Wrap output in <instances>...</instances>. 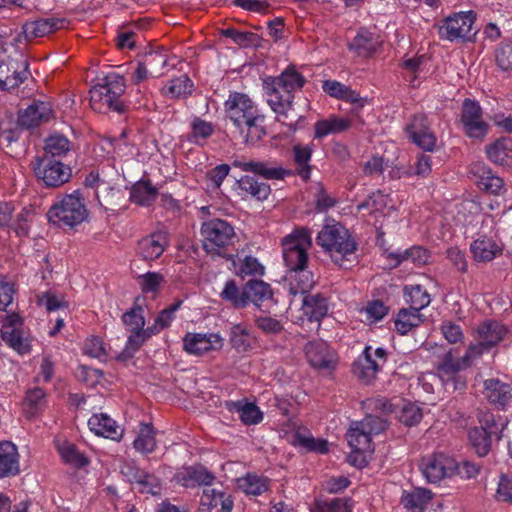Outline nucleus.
<instances>
[{
	"label": "nucleus",
	"mask_w": 512,
	"mask_h": 512,
	"mask_svg": "<svg viewBox=\"0 0 512 512\" xmlns=\"http://www.w3.org/2000/svg\"><path fill=\"white\" fill-rule=\"evenodd\" d=\"M305 83V77L294 66H288L277 77L266 78L263 86L271 109L279 117L287 119L293 107L294 91L301 89Z\"/></svg>",
	"instance_id": "f257e3e1"
},
{
	"label": "nucleus",
	"mask_w": 512,
	"mask_h": 512,
	"mask_svg": "<svg viewBox=\"0 0 512 512\" xmlns=\"http://www.w3.org/2000/svg\"><path fill=\"white\" fill-rule=\"evenodd\" d=\"M125 89L126 84L123 76L116 73L106 75L100 83L94 85L89 91L91 107L98 112L125 113L127 106L121 99Z\"/></svg>",
	"instance_id": "f03ea898"
},
{
	"label": "nucleus",
	"mask_w": 512,
	"mask_h": 512,
	"mask_svg": "<svg viewBox=\"0 0 512 512\" xmlns=\"http://www.w3.org/2000/svg\"><path fill=\"white\" fill-rule=\"evenodd\" d=\"M316 242L329 254L332 261L341 267L347 256L354 254L358 245L350 232L340 223L325 225L318 233Z\"/></svg>",
	"instance_id": "7ed1b4c3"
},
{
	"label": "nucleus",
	"mask_w": 512,
	"mask_h": 512,
	"mask_svg": "<svg viewBox=\"0 0 512 512\" xmlns=\"http://www.w3.org/2000/svg\"><path fill=\"white\" fill-rule=\"evenodd\" d=\"M87 216L88 210L79 191L65 195L47 212L49 222L60 228H73L81 224Z\"/></svg>",
	"instance_id": "20e7f679"
},
{
	"label": "nucleus",
	"mask_w": 512,
	"mask_h": 512,
	"mask_svg": "<svg viewBox=\"0 0 512 512\" xmlns=\"http://www.w3.org/2000/svg\"><path fill=\"white\" fill-rule=\"evenodd\" d=\"M478 419L480 426L471 428L468 436L475 452L483 457L490 452L492 442H498L502 438L507 421L491 412L480 413Z\"/></svg>",
	"instance_id": "39448f33"
},
{
	"label": "nucleus",
	"mask_w": 512,
	"mask_h": 512,
	"mask_svg": "<svg viewBox=\"0 0 512 512\" xmlns=\"http://www.w3.org/2000/svg\"><path fill=\"white\" fill-rule=\"evenodd\" d=\"M31 169L36 180L46 188H59L69 182L72 176V169L59 159L49 155L36 156L31 161Z\"/></svg>",
	"instance_id": "423d86ee"
},
{
	"label": "nucleus",
	"mask_w": 512,
	"mask_h": 512,
	"mask_svg": "<svg viewBox=\"0 0 512 512\" xmlns=\"http://www.w3.org/2000/svg\"><path fill=\"white\" fill-rule=\"evenodd\" d=\"M204 250L213 255H221V249L233 244L236 236L233 226L225 220L214 218L201 226Z\"/></svg>",
	"instance_id": "0eeeda50"
},
{
	"label": "nucleus",
	"mask_w": 512,
	"mask_h": 512,
	"mask_svg": "<svg viewBox=\"0 0 512 512\" xmlns=\"http://www.w3.org/2000/svg\"><path fill=\"white\" fill-rule=\"evenodd\" d=\"M388 353L384 348L372 351L366 346L362 354L352 364L353 375L364 384H371L387 362Z\"/></svg>",
	"instance_id": "6e6552de"
},
{
	"label": "nucleus",
	"mask_w": 512,
	"mask_h": 512,
	"mask_svg": "<svg viewBox=\"0 0 512 512\" xmlns=\"http://www.w3.org/2000/svg\"><path fill=\"white\" fill-rule=\"evenodd\" d=\"M476 21V13L472 10L455 13L443 19L438 25L440 38L449 41L456 39L470 40L475 33H472Z\"/></svg>",
	"instance_id": "1a4fd4ad"
},
{
	"label": "nucleus",
	"mask_w": 512,
	"mask_h": 512,
	"mask_svg": "<svg viewBox=\"0 0 512 512\" xmlns=\"http://www.w3.org/2000/svg\"><path fill=\"white\" fill-rule=\"evenodd\" d=\"M309 239V231L307 229H300L282 240L283 259L289 272L307 268L308 254L303 247V243L308 242Z\"/></svg>",
	"instance_id": "9d476101"
},
{
	"label": "nucleus",
	"mask_w": 512,
	"mask_h": 512,
	"mask_svg": "<svg viewBox=\"0 0 512 512\" xmlns=\"http://www.w3.org/2000/svg\"><path fill=\"white\" fill-rule=\"evenodd\" d=\"M225 110L229 119L243 134V123L252 120H262L263 116L258 113L257 107L245 94L232 93L225 102Z\"/></svg>",
	"instance_id": "9b49d317"
},
{
	"label": "nucleus",
	"mask_w": 512,
	"mask_h": 512,
	"mask_svg": "<svg viewBox=\"0 0 512 512\" xmlns=\"http://www.w3.org/2000/svg\"><path fill=\"white\" fill-rule=\"evenodd\" d=\"M460 120L468 137L483 139L487 135L489 126L482 119V108L477 101L470 98L463 101Z\"/></svg>",
	"instance_id": "f8f14e48"
},
{
	"label": "nucleus",
	"mask_w": 512,
	"mask_h": 512,
	"mask_svg": "<svg viewBox=\"0 0 512 512\" xmlns=\"http://www.w3.org/2000/svg\"><path fill=\"white\" fill-rule=\"evenodd\" d=\"M233 166L244 172H251L265 180H284L287 176H292L293 171L285 169L276 160H234Z\"/></svg>",
	"instance_id": "ddd939ff"
},
{
	"label": "nucleus",
	"mask_w": 512,
	"mask_h": 512,
	"mask_svg": "<svg viewBox=\"0 0 512 512\" xmlns=\"http://www.w3.org/2000/svg\"><path fill=\"white\" fill-rule=\"evenodd\" d=\"M424 477L430 483H438L445 477L454 475L455 460L441 453L423 457L420 463Z\"/></svg>",
	"instance_id": "4468645a"
},
{
	"label": "nucleus",
	"mask_w": 512,
	"mask_h": 512,
	"mask_svg": "<svg viewBox=\"0 0 512 512\" xmlns=\"http://www.w3.org/2000/svg\"><path fill=\"white\" fill-rule=\"evenodd\" d=\"M305 354L310 365L317 370L330 374L337 367L335 352L323 341H311L305 345Z\"/></svg>",
	"instance_id": "2eb2a0df"
},
{
	"label": "nucleus",
	"mask_w": 512,
	"mask_h": 512,
	"mask_svg": "<svg viewBox=\"0 0 512 512\" xmlns=\"http://www.w3.org/2000/svg\"><path fill=\"white\" fill-rule=\"evenodd\" d=\"M28 67L27 60L0 61V90L10 91L22 84L30 75Z\"/></svg>",
	"instance_id": "dca6fc26"
},
{
	"label": "nucleus",
	"mask_w": 512,
	"mask_h": 512,
	"mask_svg": "<svg viewBox=\"0 0 512 512\" xmlns=\"http://www.w3.org/2000/svg\"><path fill=\"white\" fill-rule=\"evenodd\" d=\"M406 132L412 142L422 150L430 152L434 150L437 138L430 130L428 119L424 114L415 115L407 125Z\"/></svg>",
	"instance_id": "f3484780"
},
{
	"label": "nucleus",
	"mask_w": 512,
	"mask_h": 512,
	"mask_svg": "<svg viewBox=\"0 0 512 512\" xmlns=\"http://www.w3.org/2000/svg\"><path fill=\"white\" fill-rule=\"evenodd\" d=\"M466 368L462 362V357L456 358L453 349L447 351L436 366L437 374L442 381H452L453 390H462L466 387V382L458 376V372Z\"/></svg>",
	"instance_id": "a211bd4d"
},
{
	"label": "nucleus",
	"mask_w": 512,
	"mask_h": 512,
	"mask_svg": "<svg viewBox=\"0 0 512 512\" xmlns=\"http://www.w3.org/2000/svg\"><path fill=\"white\" fill-rule=\"evenodd\" d=\"M483 395L486 400L498 409H508L512 406V386L499 379L484 381Z\"/></svg>",
	"instance_id": "6ab92c4d"
},
{
	"label": "nucleus",
	"mask_w": 512,
	"mask_h": 512,
	"mask_svg": "<svg viewBox=\"0 0 512 512\" xmlns=\"http://www.w3.org/2000/svg\"><path fill=\"white\" fill-rule=\"evenodd\" d=\"M245 287L248 304L253 303L257 308L267 311L277 304V300L273 297V290L268 283L252 279L245 283Z\"/></svg>",
	"instance_id": "aec40b11"
},
{
	"label": "nucleus",
	"mask_w": 512,
	"mask_h": 512,
	"mask_svg": "<svg viewBox=\"0 0 512 512\" xmlns=\"http://www.w3.org/2000/svg\"><path fill=\"white\" fill-rule=\"evenodd\" d=\"M222 346V338L218 334L188 333L183 338L184 350L193 355H203Z\"/></svg>",
	"instance_id": "412c9836"
},
{
	"label": "nucleus",
	"mask_w": 512,
	"mask_h": 512,
	"mask_svg": "<svg viewBox=\"0 0 512 512\" xmlns=\"http://www.w3.org/2000/svg\"><path fill=\"white\" fill-rule=\"evenodd\" d=\"M52 117V108L49 103L37 101L20 111L18 115L19 124L24 129L38 127L44 122H48Z\"/></svg>",
	"instance_id": "4be33fe9"
},
{
	"label": "nucleus",
	"mask_w": 512,
	"mask_h": 512,
	"mask_svg": "<svg viewBox=\"0 0 512 512\" xmlns=\"http://www.w3.org/2000/svg\"><path fill=\"white\" fill-rule=\"evenodd\" d=\"M176 478L181 485L187 488L197 485H204L210 488L216 479L215 475L201 464L183 468L182 471L177 473Z\"/></svg>",
	"instance_id": "5701e85b"
},
{
	"label": "nucleus",
	"mask_w": 512,
	"mask_h": 512,
	"mask_svg": "<svg viewBox=\"0 0 512 512\" xmlns=\"http://www.w3.org/2000/svg\"><path fill=\"white\" fill-rule=\"evenodd\" d=\"M231 495L214 488H205L200 500L202 512H231L233 508Z\"/></svg>",
	"instance_id": "b1692460"
},
{
	"label": "nucleus",
	"mask_w": 512,
	"mask_h": 512,
	"mask_svg": "<svg viewBox=\"0 0 512 512\" xmlns=\"http://www.w3.org/2000/svg\"><path fill=\"white\" fill-rule=\"evenodd\" d=\"M167 244L168 240L165 232H154L138 242V253L143 259L152 261L163 254Z\"/></svg>",
	"instance_id": "393cba45"
},
{
	"label": "nucleus",
	"mask_w": 512,
	"mask_h": 512,
	"mask_svg": "<svg viewBox=\"0 0 512 512\" xmlns=\"http://www.w3.org/2000/svg\"><path fill=\"white\" fill-rule=\"evenodd\" d=\"M507 333L504 325L496 320H485L478 324L474 331L476 341H482L490 349L501 342Z\"/></svg>",
	"instance_id": "a878e982"
},
{
	"label": "nucleus",
	"mask_w": 512,
	"mask_h": 512,
	"mask_svg": "<svg viewBox=\"0 0 512 512\" xmlns=\"http://www.w3.org/2000/svg\"><path fill=\"white\" fill-rule=\"evenodd\" d=\"M64 23L65 20L59 18H45L28 21L22 26V33L27 41H31L32 39L44 37L60 28H63Z\"/></svg>",
	"instance_id": "bb28decb"
},
{
	"label": "nucleus",
	"mask_w": 512,
	"mask_h": 512,
	"mask_svg": "<svg viewBox=\"0 0 512 512\" xmlns=\"http://www.w3.org/2000/svg\"><path fill=\"white\" fill-rule=\"evenodd\" d=\"M379 38L372 32L360 29L352 42L348 44V48L354 51L360 57H372L380 47Z\"/></svg>",
	"instance_id": "cd10ccee"
},
{
	"label": "nucleus",
	"mask_w": 512,
	"mask_h": 512,
	"mask_svg": "<svg viewBox=\"0 0 512 512\" xmlns=\"http://www.w3.org/2000/svg\"><path fill=\"white\" fill-rule=\"evenodd\" d=\"M90 430L96 435L119 441L123 430L107 414H94L88 421Z\"/></svg>",
	"instance_id": "c85d7f7f"
},
{
	"label": "nucleus",
	"mask_w": 512,
	"mask_h": 512,
	"mask_svg": "<svg viewBox=\"0 0 512 512\" xmlns=\"http://www.w3.org/2000/svg\"><path fill=\"white\" fill-rule=\"evenodd\" d=\"M302 311L310 322H319L328 313V301L320 293L304 295Z\"/></svg>",
	"instance_id": "c756f323"
},
{
	"label": "nucleus",
	"mask_w": 512,
	"mask_h": 512,
	"mask_svg": "<svg viewBox=\"0 0 512 512\" xmlns=\"http://www.w3.org/2000/svg\"><path fill=\"white\" fill-rule=\"evenodd\" d=\"M17 447L10 441L0 442V478L19 473Z\"/></svg>",
	"instance_id": "7c9ffc66"
},
{
	"label": "nucleus",
	"mask_w": 512,
	"mask_h": 512,
	"mask_svg": "<svg viewBox=\"0 0 512 512\" xmlns=\"http://www.w3.org/2000/svg\"><path fill=\"white\" fill-rule=\"evenodd\" d=\"M470 250L477 262H489L502 254V247L491 238L483 235L474 240Z\"/></svg>",
	"instance_id": "2f4dec72"
},
{
	"label": "nucleus",
	"mask_w": 512,
	"mask_h": 512,
	"mask_svg": "<svg viewBox=\"0 0 512 512\" xmlns=\"http://www.w3.org/2000/svg\"><path fill=\"white\" fill-rule=\"evenodd\" d=\"M486 154L490 161L498 165H512V139L501 137L486 146Z\"/></svg>",
	"instance_id": "473e14b6"
},
{
	"label": "nucleus",
	"mask_w": 512,
	"mask_h": 512,
	"mask_svg": "<svg viewBox=\"0 0 512 512\" xmlns=\"http://www.w3.org/2000/svg\"><path fill=\"white\" fill-rule=\"evenodd\" d=\"M225 406L228 411L238 413L240 420L245 425H255L263 419V413L260 409L254 403L247 402L245 399L228 401Z\"/></svg>",
	"instance_id": "72a5a7b5"
},
{
	"label": "nucleus",
	"mask_w": 512,
	"mask_h": 512,
	"mask_svg": "<svg viewBox=\"0 0 512 512\" xmlns=\"http://www.w3.org/2000/svg\"><path fill=\"white\" fill-rule=\"evenodd\" d=\"M312 152L313 150L310 146L296 144L292 147L293 163L295 165L293 175H298L303 181H308L311 177L312 166L310 161Z\"/></svg>",
	"instance_id": "f704fd0d"
},
{
	"label": "nucleus",
	"mask_w": 512,
	"mask_h": 512,
	"mask_svg": "<svg viewBox=\"0 0 512 512\" xmlns=\"http://www.w3.org/2000/svg\"><path fill=\"white\" fill-rule=\"evenodd\" d=\"M322 88L324 92H326L331 97L348 101L356 105L357 109L363 107L362 98L359 96V94L338 81L326 80L323 82Z\"/></svg>",
	"instance_id": "c9c22d12"
},
{
	"label": "nucleus",
	"mask_w": 512,
	"mask_h": 512,
	"mask_svg": "<svg viewBox=\"0 0 512 512\" xmlns=\"http://www.w3.org/2000/svg\"><path fill=\"white\" fill-rule=\"evenodd\" d=\"M229 342L238 353H245L254 348L256 339L247 327L235 324L230 329Z\"/></svg>",
	"instance_id": "e433bc0d"
},
{
	"label": "nucleus",
	"mask_w": 512,
	"mask_h": 512,
	"mask_svg": "<svg viewBox=\"0 0 512 512\" xmlns=\"http://www.w3.org/2000/svg\"><path fill=\"white\" fill-rule=\"evenodd\" d=\"M237 184L242 192L249 194L258 201L266 200L271 194V186L266 182L259 181L254 176H242Z\"/></svg>",
	"instance_id": "4c0bfd02"
},
{
	"label": "nucleus",
	"mask_w": 512,
	"mask_h": 512,
	"mask_svg": "<svg viewBox=\"0 0 512 512\" xmlns=\"http://www.w3.org/2000/svg\"><path fill=\"white\" fill-rule=\"evenodd\" d=\"M220 297L234 309H243L248 306L245 284L240 288L234 279H230L225 283Z\"/></svg>",
	"instance_id": "58836bf2"
},
{
	"label": "nucleus",
	"mask_w": 512,
	"mask_h": 512,
	"mask_svg": "<svg viewBox=\"0 0 512 512\" xmlns=\"http://www.w3.org/2000/svg\"><path fill=\"white\" fill-rule=\"evenodd\" d=\"M352 119L331 116L315 123V138H323L332 133H341L352 126Z\"/></svg>",
	"instance_id": "ea45409f"
},
{
	"label": "nucleus",
	"mask_w": 512,
	"mask_h": 512,
	"mask_svg": "<svg viewBox=\"0 0 512 512\" xmlns=\"http://www.w3.org/2000/svg\"><path fill=\"white\" fill-rule=\"evenodd\" d=\"M158 196V190L151 184L150 180L136 182L130 192V200L141 206L151 205Z\"/></svg>",
	"instance_id": "a19ab883"
},
{
	"label": "nucleus",
	"mask_w": 512,
	"mask_h": 512,
	"mask_svg": "<svg viewBox=\"0 0 512 512\" xmlns=\"http://www.w3.org/2000/svg\"><path fill=\"white\" fill-rule=\"evenodd\" d=\"M432 499V493L425 488H416L412 492H406L401 497V504L412 512H422Z\"/></svg>",
	"instance_id": "79ce46f5"
},
{
	"label": "nucleus",
	"mask_w": 512,
	"mask_h": 512,
	"mask_svg": "<svg viewBox=\"0 0 512 512\" xmlns=\"http://www.w3.org/2000/svg\"><path fill=\"white\" fill-rule=\"evenodd\" d=\"M422 322L423 315L411 308L400 309L394 321L395 329L401 335H405L413 328L420 326Z\"/></svg>",
	"instance_id": "37998d69"
},
{
	"label": "nucleus",
	"mask_w": 512,
	"mask_h": 512,
	"mask_svg": "<svg viewBox=\"0 0 512 512\" xmlns=\"http://www.w3.org/2000/svg\"><path fill=\"white\" fill-rule=\"evenodd\" d=\"M239 488L247 495L258 496L268 491L270 479L255 473H248L245 477L238 480Z\"/></svg>",
	"instance_id": "c03bdc74"
},
{
	"label": "nucleus",
	"mask_w": 512,
	"mask_h": 512,
	"mask_svg": "<svg viewBox=\"0 0 512 512\" xmlns=\"http://www.w3.org/2000/svg\"><path fill=\"white\" fill-rule=\"evenodd\" d=\"M290 293L296 295L298 293L306 295L315 284L313 274L306 268L301 270H293L289 272Z\"/></svg>",
	"instance_id": "a18cd8bd"
},
{
	"label": "nucleus",
	"mask_w": 512,
	"mask_h": 512,
	"mask_svg": "<svg viewBox=\"0 0 512 512\" xmlns=\"http://www.w3.org/2000/svg\"><path fill=\"white\" fill-rule=\"evenodd\" d=\"M404 296L406 303L409 304V308L413 309L414 311L420 312L431 302L430 295L419 284L409 286L406 285L404 287Z\"/></svg>",
	"instance_id": "49530a36"
},
{
	"label": "nucleus",
	"mask_w": 512,
	"mask_h": 512,
	"mask_svg": "<svg viewBox=\"0 0 512 512\" xmlns=\"http://www.w3.org/2000/svg\"><path fill=\"white\" fill-rule=\"evenodd\" d=\"M347 441L351 449L354 451L373 452L371 436L354 422L348 433Z\"/></svg>",
	"instance_id": "de8ad7c7"
},
{
	"label": "nucleus",
	"mask_w": 512,
	"mask_h": 512,
	"mask_svg": "<svg viewBox=\"0 0 512 512\" xmlns=\"http://www.w3.org/2000/svg\"><path fill=\"white\" fill-rule=\"evenodd\" d=\"M134 448L143 454L152 453L156 448L155 430L152 424L141 423Z\"/></svg>",
	"instance_id": "09e8293b"
},
{
	"label": "nucleus",
	"mask_w": 512,
	"mask_h": 512,
	"mask_svg": "<svg viewBox=\"0 0 512 512\" xmlns=\"http://www.w3.org/2000/svg\"><path fill=\"white\" fill-rule=\"evenodd\" d=\"M430 254L427 249L421 246H414L406 249L404 252L389 253L388 258L395 260L394 266L397 267L404 261L410 260L416 265H424L428 262Z\"/></svg>",
	"instance_id": "8fccbe9b"
},
{
	"label": "nucleus",
	"mask_w": 512,
	"mask_h": 512,
	"mask_svg": "<svg viewBox=\"0 0 512 512\" xmlns=\"http://www.w3.org/2000/svg\"><path fill=\"white\" fill-rule=\"evenodd\" d=\"M193 82L187 75L172 79L167 86L162 89L164 95L171 98H187L193 92Z\"/></svg>",
	"instance_id": "3c124183"
},
{
	"label": "nucleus",
	"mask_w": 512,
	"mask_h": 512,
	"mask_svg": "<svg viewBox=\"0 0 512 512\" xmlns=\"http://www.w3.org/2000/svg\"><path fill=\"white\" fill-rule=\"evenodd\" d=\"M71 150V142L61 134H53L45 139L44 154L54 159L65 156Z\"/></svg>",
	"instance_id": "603ef678"
},
{
	"label": "nucleus",
	"mask_w": 512,
	"mask_h": 512,
	"mask_svg": "<svg viewBox=\"0 0 512 512\" xmlns=\"http://www.w3.org/2000/svg\"><path fill=\"white\" fill-rule=\"evenodd\" d=\"M22 125L19 124V120L13 121L10 118L3 119L0 121V145L5 147L11 146L13 142L18 141L22 132Z\"/></svg>",
	"instance_id": "864d4df0"
},
{
	"label": "nucleus",
	"mask_w": 512,
	"mask_h": 512,
	"mask_svg": "<svg viewBox=\"0 0 512 512\" xmlns=\"http://www.w3.org/2000/svg\"><path fill=\"white\" fill-rule=\"evenodd\" d=\"M59 452L63 461L75 468H82L89 463L88 458L72 443H64L59 447Z\"/></svg>",
	"instance_id": "5fc2aeb1"
},
{
	"label": "nucleus",
	"mask_w": 512,
	"mask_h": 512,
	"mask_svg": "<svg viewBox=\"0 0 512 512\" xmlns=\"http://www.w3.org/2000/svg\"><path fill=\"white\" fill-rule=\"evenodd\" d=\"M294 445L300 446L307 451L317 452V453H327L328 452V442L324 439H315L310 435H303L301 433H296L293 438Z\"/></svg>",
	"instance_id": "6e6d98bb"
},
{
	"label": "nucleus",
	"mask_w": 512,
	"mask_h": 512,
	"mask_svg": "<svg viewBox=\"0 0 512 512\" xmlns=\"http://www.w3.org/2000/svg\"><path fill=\"white\" fill-rule=\"evenodd\" d=\"M128 337L125 349L119 355V359L126 360L132 358L134 353L139 350L142 344L151 337V333L147 331H131Z\"/></svg>",
	"instance_id": "4d7b16f0"
},
{
	"label": "nucleus",
	"mask_w": 512,
	"mask_h": 512,
	"mask_svg": "<svg viewBox=\"0 0 512 512\" xmlns=\"http://www.w3.org/2000/svg\"><path fill=\"white\" fill-rule=\"evenodd\" d=\"M221 35L232 39L236 44L242 47L257 46L259 36L252 32H242L233 28L221 30Z\"/></svg>",
	"instance_id": "13d9d810"
},
{
	"label": "nucleus",
	"mask_w": 512,
	"mask_h": 512,
	"mask_svg": "<svg viewBox=\"0 0 512 512\" xmlns=\"http://www.w3.org/2000/svg\"><path fill=\"white\" fill-rule=\"evenodd\" d=\"M136 279L143 293H157L164 282V276L159 272H147Z\"/></svg>",
	"instance_id": "bf43d9fd"
},
{
	"label": "nucleus",
	"mask_w": 512,
	"mask_h": 512,
	"mask_svg": "<svg viewBox=\"0 0 512 512\" xmlns=\"http://www.w3.org/2000/svg\"><path fill=\"white\" fill-rule=\"evenodd\" d=\"M3 341L21 354L29 352L30 345L23 338L21 329H11L1 333Z\"/></svg>",
	"instance_id": "052dcab7"
},
{
	"label": "nucleus",
	"mask_w": 512,
	"mask_h": 512,
	"mask_svg": "<svg viewBox=\"0 0 512 512\" xmlns=\"http://www.w3.org/2000/svg\"><path fill=\"white\" fill-rule=\"evenodd\" d=\"M143 308L135 306L123 314L122 320L130 331H144L145 318Z\"/></svg>",
	"instance_id": "680f3d73"
},
{
	"label": "nucleus",
	"mask_w": 512,
	"mask_h": 512,
	"mask_svg": "<svg viewBox=\"0 0 512 512\" xmlns=\"http://www.w3.org/2000/svg\"><path fill=\"white\" fill-rule=\"evenodd\" d=\"M422 417V409L414 403L404 405L398 415L399 421L408 427L417 425Z\"/></svg>",
	"instance_id": "e2e57ef3"
},
{
	"label": "nucleus",
	"mask_w": 512,
	"mask_h": 512,
	"mask_svg": "<svg viewBox=\"0 0 512 512\" xmlns=\"http://www.w3.org/2000/svg\"><path fill=\"white\" fill-rule=\"evenodd\" d=\"M214 133V126L200 117H195L191 123L190 140L198 143L199 139H207Z\"/></svg>",
	"instance_id": "0e129e2a"
},
{
	"label": "nucleus",
	"mask_w": 512,
	"mask_h": 512,
	"mask_svg": "<svg viewBox=\"0 0 512 512\" xmlns=\"http://www.w3.org/2000/svg\"><path fill=\"white\" fill-rule=\"evenodd\" d=\"M356 423L370 436L380 434L388 427L386 419L374 415H367L363 420Z\"/></svg>",
	"instance_id": "69168bd1"
},
{
	"label": "nucleus",
	"mask_w": 512,
	"mask_h": 512,
	"mask_svg": "<svg viewBox=\"0 0 512 512\" xmlns=\"http://www.w3.org/2000/svg\"><path fill=\"white\" fill-rule=\"evenodd\" d=\"M45 391L40 387L29 389L26 392V396L23 400V404L28 406L29 410L27 413L30 417L34 416L40 406L45 402Z\"/></svg>",
	"instance_id": "338daca9"
},
{
	"label": "nucleus",
	"mask_w": 512,
	"mask_h": 512,
	"mask_svg": "<svg viewBox=\"0 0 512 512\" xmlns=\"http://www.w3.org/2000/svg\"><path fill=\"white\" fill-rule=\"evenodd\" d=\"M496 63L504 71L512 70V39L504 41L496 50Z\"/></svg>",
	"instance_id": "774afa93"
}]
</instances>
